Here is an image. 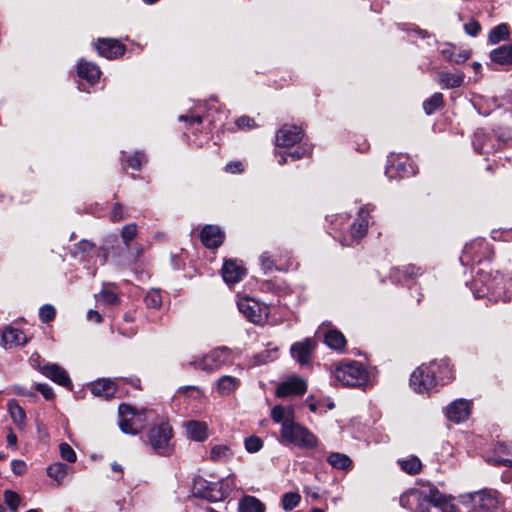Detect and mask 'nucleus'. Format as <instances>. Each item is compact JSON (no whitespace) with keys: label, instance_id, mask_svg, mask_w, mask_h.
Instances as JSON below:
<instances>
[{"label":"nucleus","instance_id":"f257e3e1","mask_svg":"<svg viewBox=\"0 0 512 512\" xmlns=\"http://www.w3.org/2000/svg\"><path fill=\"white\" fill-rule=\"evenodd\" d=\"M472 291L475 298L488 297L490 300L506 302L512 298V279H505L499 272L492 275L480 271L472 282Z\"/></svg>","mask_w":512,"mask_h":512},{"label":"nucleus","instance_id":"f03ea898","mask_svg":"<svg viewBox=\"0 0 512 512\" xmlns=\"http://www.w3.org/2000/svg\"><path fill=\"white\" fill-rule=\"evenodd\" d=\"M335 385L362 387L369 381V373L364 365L357 361H342L333 370Z\"/></svg>","mask_w":512,"mask_h":512},{"label":"nucleus","instance_id":"7ed1b4c3","mask_svg":"<svg viewBox=\"0 0 512 512\" xmlns=\"http://www.w3.org/2000/svg\"><path fill=\"white\" fill-rule=\"evenodd\" d=\"M280 442L302 449H313L318 445L317 437L308 428L294 420L286 421L281 426Z\"/></svg>","mask_w":512,"mask_h":512},{"label":"nucleus","instance_id":"20e7f679","mask_svg":"<svg viewBox=\"0 0 512 512\" xmlns=\"http://www.w3.org/2000/svg\"><path fill=\"white\" fill-rule=\"evenodd\" d=\"M173 431L169 423L161 419L154 423L147 432L148 444L160 456H169L173 452Z\"/></svg>","mask_w":512,"mask_h":512},{"label":"nucleus","instance_id":"39448f33","mask_svg":"<svg viewBox=\"0 0 512 512\" xmlns=\"http://www.w3.org/2000/svg\"><path fill=\"white\" fill-rule=\"evenodd\" d=\"M417 512H459L456 505L434 487L418 493Z\"/></svg>","mask_w":512,"mask_h":512},{"label":"nucleus","instance_id":"423d86ee","mask_svg":"<svg viewBox=\"0 0 512 512\" xmlns=\"http://www.w3.org/2000/svg\"><path fill=\"white\" fill-rule=\"evenodd\" d=\"M119 427L126 434H137L145 426L146 422L153 418L150 410L136 411L132 406L121 404L118 409Z\"/></svg>","mask_w":512,"mask_h":512},{"label":"nucleus","instance_id":"0eeeda50","mask_svg":"<svg viewBox=\"0 0 512 512\" xmlns=\"http://www.w3.org/2000/svg\"><path fill=\"white\" fill-rule=\"evenodd\" d=\"M191 493L194 497L216 502L227 497L228 489L224 488L222 482H209L202 477H197L193 479Z\"/></svg>","mask_w":512,"mask_h":512},{"label":"nucleus","instance_id":"6e6552de","mask_svg":"<svg viewBox=\"0 0 512 512\" xmlns=\"http://www.w3.org/2000/svg\"><path fill=\"white\" fill-rule=\"evenodd\" d=\"M437 361H431L428 365H421L413 371L410 377L411 387L418 393L429 392L437 384Z\"/></svg>","mask_w":512,"mask_h":512},{"label":"nucleus","instance_id":"1a4fd4ad","mask_svg":"<svg viewBox=\"0 0 512 512\" xmlns=\"http://www.w3.org/2000/svg\"><path fill=\"white\" fill-rule=\"evenodd\" d=\"M238 310L254 324H263L267 321L269 307L253 298L243 297L237 301Z\"/></svg>","mask_w":512,"mask_h":512},{"label":"nucleus","instance_id":"9d476101","mask_svg":"<svg viewBox=\"0 0 512 512\" xmlns=\"http://www.w3.org/2000/svg\"><path fill=\"white\" fill-rule=\"evenodd\" d=\"M230 350L227 347H218L205 356L190 362L194 368L211 372L218 370L230 360Z\"/></svg>","mask_w":512,"mask_h":512},{"label":"nucleus","instance_id":"9b49d317","mask_svg":"<svg viewBox=\"0 0 512 512\" xmlns=\"http://www.w3.org/2000/svg\"><path fill=\"white\" fill-rule=\"evenodd\" d=\"M491 256L492 251L488 243L483 239H476L465 245L460 260L463 265H468L470 262L481 263L483 260L490 259Z\"/></svg>","mask_w":512,"mask_h":512},{"label":"nucleus","instance_id":"f8f14e48","mask_svg":"<svg viewBox=\"0 0 512 512\" xmlns=\"http://www.w3.org/2000/svg\"><path fill=\"white\" fill-rule=\"evenodd\" d=\"M473 512H495L499 504V494L493 490H481L469 494Z\"/></svg>","mask_w":512,"mask_h":512},{"label":"nucleus","instance_id":"ddd939ff","mask_svg":"<svg viewBox=\"0 0 512 512\" xmlns=\"http://www.w3.org/2000/svg\"><path fill=\"white\" fill-rule=\"evenodd\" d=\"M417 172L416 166L409 162L406 156L391 155L388 157V164L385 169V174L389 178L413 176Z\"/></svg>","mask_w":512,"mask_h":512},{"label":"nucleus","instance_id":"4468645a","mask_svg":"<svg viewBox=\"0 0 512 512\" xmlns=\"http://www.w3.org/2000/svg\"><path fill=\"white\" fill-rule=\"evenodd\" d=\"M369 218H370V207L369 205L362 207L359 212L358 216L353 222V224L350 226V240L343 239L342 245L344 246H351L354 243H358L360 239H362L368 230L369 226Z\"/></svg>","mask_w":512,"mask_h":512},{"label":"nucleus","instance_id":"2eb2a0df","mask_svg":"<svg viewBox=\"0 0 512 512\" xmlns=\"http://www.w3.org/2000/svg\"><path fill=\"white\" fill-rule=\"evenodd\" d=\"M123 379H99L90 384V391L96 397L109 399L112 397H121L120 386L124 384Z\"/></svg>","mask_w":512,"mask_h":512},{"label":"nucleus","instance_id":"dca6fc26","mask_svg":"<svg viewBox=\"0 0 512 512\" xmlns=\"http://www.w3.org/2000/svg\"><path fill=\"white\" fill-rule=\"evenodd\" d=\"M302 129L296 125L285 124L276 133L277 147L290 148L302 140Z\"/></svg>","mask_w":512,"mask_h":512},{"label":"nucleus","instance_id":"f3484780","mask_svg":"<svg viewBox=\"0 0 512 512\" xmlns=\"http://www.w3.org/2000/svg\"><path fill=\"white\" fill-rule=\"evenodd\" d=\"M307 390V383L305 379L292 376L286 381H283L276 389V396L287 397L292 395H303Z\"/></svg>","mask_w":512,"mask_h":512},{"label":"nucleus","instance_id":"a211bd4d","mask_svg":"<svg viewBox=\"0 0 512 512\" xmlns=\"http://www.w3.org/2000/svg\"><path fill=\"white\" fill-rule=\"evenodd\" d=\"M471 411V402L466 399H457L446 407V417L455 423L465 421Z\"/></svg>","mask_w":512,"mask_h":512},{"label":"nucleus","instance_id":"6ab92c4d","mask_svg":"<svg viewBox=\"0 0 512 512\" xmlns=\"http://www.w3.org/2000/svg\"><path fill=\"white\" fill-rule=\"evenodd\" d=\"M47 378L67 389H72V382L67 372L57 364H46L38 368Z\"/></svg>","mask_w":512,"mask_h":512},{"label":"nucleus","instance_id":"aec40b11","mask_svg":"<svg viewBox=\"0 0 512 512\" xmlns=\"http://www.w3.org/2000/svg\"><path fill=\"white\" fill-rule=\"evenodd\" d=\"M314 348L315 342L311 338H305L303 341L294 343L290 352L300 365H307L311 361Z\"/></svg>","mask_w":512,"mask_h":512},{"label":"nucleus","instance_id":"412c9836","mask_svg":"<svg viewBox=\"0 0 512 512\" xmlns=\"http://www.w3.org/2000/svg\"><path fill=\"white\" fill-rule=\"evenodd\" d=\"M28 339L24 332L12 326H6L1 334V346L4 349H12L23 346L27 343Z\"/></svg>","mask_w":512,"mask_h":512},{"label":"nucleus","instance_id":"4be33fe9","mask_svg":"<svg viewBox=\"0 0 512 512\" xmlns=\"http://www.w3.org/2000/svg\"><path fill=\"white\" fill-rule=\"evenodd\" d=\"M95 47L98 53L107 59L117 58L125 52V46L120 41L111 38L99 39Z\"/></svg>","mask_w":512,"mask_h":512},{"label":"nucleus","instance_id":"5701e85b","mask_svg":"<svg viewBox=\"0 0 512 512\" xmlns=\"http://www.w3.org/2000/svg\"><path fill=\"white\" fill-rule=\"evenodd\" d=\"M246 269L236 260H227L222 267L223 280L228 285H233L245 276Z\"/></svg>","mask_w":512,"mask_h":512},{"label":"nucleus","instance_id":"b1692460","mask_svg":"<svg viewBox=\"0 0 512 512\" xmlns=\"http://www.w3.org/2000/svg\"><path fill=\"white\" fill-rule=\"evenodd\" d=\"M202 243L210 249L219 247L224 241V233L218 227L214 225H206L201 231Z\"/></svg>","mask_w":512,"mask_h":512},{"label":"nucleus","instance_id":"393cba45","mask_svg":"<svg viewBox=\"0 0 512 512\" xmlns=\"http://www.w3.org/2000/svg\"><path fill=\"white\" fill-rule=\"evenodd\" d=\"M184 427L189 439L196 442H204L208 436V425L206 422L198 420H189L185 422Z\"/></svg>","mask_w":512,"mask_h":512},{"label":"nucleus","instance_id":"a878e982","mask_svg":"<svg viewBox=\"0 0 512 512\" xmlns=\"http://www.w3.org/2000/svg\"><path fill=\"white\" fill-rule=\"evenodd\" d=\"M439 53L443 56V58L454 64H462L466 62L471 57L470 50H460L456 52V47L450 43L444 44L440 49Z\"/></svg>","mask_w":512,"mask_h":512},{"label":"nucleus","instance_id":"bb28decb","mask_svg":"<svg viewBox=\"0 0 512 512\" xmlns=\"http://www.w3.org/2000/svg\"><path fill=\"white\" fill-rule=\"evenodd\" d=\"M77 74L90 84H95L101 75L100 68L93 62L80 59L77 66Z\"/></svg>","mask_w":512,"mask_h":512},{"label":"nucleus","instance_id":"cd10ccee","mask_svg":"<svg viewBox=\"0 0 512 512\" xmlns=\"http://www.w3.org/2000/svg\"><path fill=\"white\" fill-rule=\"evenodd\" d=\"M490 60L492 63L500 66L512 65V44L502 45L490 52Z\"/></svg>","mask_w":512,"mask_h":512},{"label":"nucleus","instance_id":"c85d7f7f","mask_svg":"<svg viewBox=\"0 0 512 512\" xmlns=\"http://www.w3.org/2000/svg\"><path fill=\"white\" fill-rule=\"evenodd\" d=\"M465 75L462 72L450 73L442 71L438 73L437 82L444 89H453L461 87L464 83Z\"/></svg>","mask_w":512,"mask_h":512},{"label":"nucleus","instance_id":"c756f323","mask_svg":"<svg viewBox=\"0 0 512 512\" xmlns=\"http://www.w3.org/2000/svg\"><path fill=\"white\" fill-rule=\"evenodd\" d=\"M240 386V380L230 375L221 376L216 382V391L220 396H229Z\"/></svg>","mask_w":512,"mask_h":512},{"label":"nucleus","instance_id":"7c9ffc66","mask_svg":"<svg viewBox=\"0 0 512 512\" xmlns=\"http://www.w3.org/2000/svg\"><path fill=\"white\" fill-rule=\"evenodd\" d=\"M7 407L13 423L18 429L23 430L26 426V413L24 409L14 399L8 401Z\"/></svg>","mask_w":512,"mask_h":512},{"label":"nucleus","instance_id":"2f4dec72","mask_svg":"<svg viewBox=\"0 0 512 512\" xmlns=\"http://www.w3.org/2000/svg\"><path fill=\"white\" fill-rule=\"evenodd\" d=\"M325 344L336 351H342L346 346L344 335L337 329H329L324 333Z\"/></svg>","mask_w":512,"mask_h":512},{"label":"nucleus","instance_id":"473e14b6","mask_svg":"<svg viewBox=\"0 0 512 512\" xmlns=\"http://www.w3.org/2000/svg\"><path fill=\"white\" fill-rule=\"evenodd\" d=\"M239 512H265L266 507L258 498L246 495L239 500Z\"/></svg>","mask_w":512,"mask_h":512},{"label":"nucleus","instance_id":"72a5a7b5","mask_svg":"<svg viewBox=\"0 0 512 512\" xmlns=\"http://www.w3.org/2000/svg\"><path fill=\"white\" fill-rule=\"evenodd\" d=\"M421 274L422 272L420 267L410 264L405 266L403 269L393 268L390 273V278L392 281L400 282L402 278L408 280Z\"/></svg>","mask_w":512,"mask_h":512},{"label":"nucleus","instance_id":"f704fd0d","mask_svg":"<svg viewBox=\"0 0 512 512\" xmlns=\"http://www.w3.org/2000/svg\"><path fill=\"white\" fill-rule=\"evenodd\" d=\"M232 448L227 444L214 445L210 450L209 458L213 462H227L233 457Z\"/></svg>","mask_w":512,"mask_h":512},{"label":"nucleus","instance_id":"c9c22d12","mask_svg":"<svg viewBox=\"0 0 512 512\" xmlns=\"http://www.w3.org/2000/svg\"><path fill=\"white\" fill-rule=\"evenodd\" d=\"M437 384L445 385L453 380V369L448 359L437 361Z\"/></svg>","mask_w":512,"mask_h":512},{"label":"nucleus","instance_id":"e433bc0d","mask_svg":"<svg viewBox=\"0 0 512 512\" xmlns=\"http://www.w3.org/2000/svg\"><path fill=\"white\" fill-rule=\"evenodd\" d=\"M295 413L293 407H284L282 405H276L271 410V418L274 422L280 423L281 426L286 421L294 420Z\"/></svg>","mask_w":512,"mask_h":512},{"label":"nucleus","instance_id":"4c0bfd02","mask_svg":"<svg viewBox=\"0 0 512 512\" xmlns=\"http://www.w3.org/2000/svg\"><path fill=\"white\" fill-rule=\"evenodd\" d=\"M327 462L335 469L348 470L352 466V460L346 454L332 452L327 457Z\"/></svg>","mask_w":512,"mask_h":512},{"label":"nucleus","instance_id":"58836bf2","mask_svg":"<svg viewBox=\"0 0 512 512\" xmlns=\"http://www.w3.org/2000/svg\"><path fill=\"white\" fill-rule=\"evenodd\" d=\"M312 148L306 144L298 146L293 152L278 153L279 165H284L287 162V158L290 157L292 160H299L306 155L311 153Z\"/></svg>","mask_w":512,"mask_h":512},{"label":"nucleus","instance_id":"ea45409f","mask_svg":"<svg viewBox=\"0 0 512 512\" xmlns=\"http://www.w3.org/2000/svg\"><path fill=\"white\" fill-rule=\"evenodd\" d=\"M510 35L509 26L505 23L493 27L488 34V41L495 45L501 41L507 40Z\"/></svg>","mask_w":512,"mask_h":512},{"label":"nucleus","instance_id":"a19ab883","mask_svg":"<svg viewBox=\"0 0 512 512\" xmlns=\"http://www.w3.org/2000/svg\"><path fill=\"white\" fill-rule=\"evenodd\" d=\"M400 468L410 475L418 474L422 469V462L417 456H410L406 459H399Z\"/></svg>","mask_w":512,"mask_h":512},{"label":"nucleus","instance_id":"79ce46f5","mask_svg":"<svg viewBox=\"0 0 512 512\" xmlns=\"http://www.w3.org/2000/svg\"><path fill=\"white\" fill-rule=\"evenodd\" d=\"M443 104V94L434 93L430 98L423 102V109L427 115L434 113Z\"/></svg>","mask_w":512,"mask_h":512},{"label":"nucleus","instance_id":"37998d69","mask_svg":"<svg viewBox=\"0 0 512 512\" xmlns=\"http://www.w3.org/2000/svg\"><path fill=\"white\" fill-rule=\"evenodd\" d=\"M68 466L63 463H54L47 468V475L56 480L57 482H62L67 474Z\"/></svg>","mask_w":512,"mask_h":512},{"label":"nucleus","instance_id":"c03bdc74","mask_svg":"<svg viewBox=\"0 0 512 512\" xmlns=\"http://www.w3.org/2000/svg\"><path fill=\"white\" fill-rule=\"evenodd\" d=\"M300 500H301V496L297 492L285 493L282 496V500H281L282 508L285 511H291L299 504Z\"/></svg>","mask_w":512,"mask_h":512},{"label":"nucleus","instance_id":"a18cd8bd","mask_svg":"<svg viewBox=\"0 0 512 512\" xmlns=\"http://www.w3.org/2000/svg\"><path fill=\"white\" fill-rule=\"evenodd\" d=\"M4 501L11 512H17L21 503V497L15 491L6 490L4 492Z\"/></svg>","mask_w":512,"mask_h":512},{"label":"nucleus","instance_id":"49530a36","mask_svg":"<svg viewBox=\"0 0 512 512\" xmlns=\"http://www.w3.org/2000/svg\"><path fill=\"white\" fill-rule=\"evenodd\" d=\"M137 235V225L135 223H130L125 225L121 230V238L123 243L127 249H129V245L131 241Z\"/></svg>","mask_w":512,"mask_h":512},{"label":"nucleus","instance_id":"de8ad7c7","mask_svg":"<svg viewBox=\"0 0 512 512\" xmlns=\"http://www.w3.org/2000/svg\"><path fill=\"white\" fill-rule=\"evenodd\" d=\"M95 252V246L92 242L88 240H81L79 243H77L73 250V255L75 257H78L80 255H90V253Z\"/></svg>","mask_w":512,"mask_h":512},{"label":"nucleus","instance_id":"09e8293b","mask_svg":"<svg viewBox=\"0 0 512 512\" xmlns=\"http://www.w3.org/2000/svg\"><path fill=\"white\" fill-rule=\"evenodd\" d=\"M145 303L149 308H159L162 304V297L159 290H150L145 297Z\"/></svg>","mask_w":512,"mask_h":512},{"label":"nucleus","instance_id":"8fccbe9b","mask_svg":"<svg viewBox=\"0 0 512 512\" xmlns=\"http://www.w3.org/2000/svg\"><path fill=\"white\" fill-rule=\"evenodd\" d=\"M263 447V441L258 436H250L245 440V449L249 453H256Z\"/></svg>","mask_w":512,"mask_h":512},{"label":"nucleus","instance_id":"3c124183","mask_svg":"<svg viewBox=\"0 0 512 512\" xmlns=\"http://www.w3.org/2000/svg\"><path fill=\"white\" fill-rule=\"evenodd\" d=\"M487 139L488 137L483 131H477L474 134L473 146L477 153L485 154L487 152L484 147V144Z\"/></svg>","mask_w":512,"mask_h":512},{"label":"nucleus","instance_id":"603ef678","mask_svg":"<svg viewBox=\"0 0 512 512\" xmlns=\"http://www.w3.org/2000/svg\"><path fill=\"white\" fill-rule=\"evenodd\" d=\"M56 310L50 304L43 305L39 310V318L43 323H48L55 318Z\"/></svg>","mask_w":512,"mask_h":512},{"label":"nucleus","instance_id":"864d4df0","mask_svg":"<svg viewBox=\"0 0 512 512\" xmlns=\"http://www.w3.org/2000/svg\"><path fill=\"white\" fill-rule=\"evenodd\" d=\"M147 158L143 152H135L127 160L128 166L135 170H140L142 165L146 163Z\"/></svg>","mask_w":512,"mask_h":512},{"label":"nucleus","instance_id":"5fc2aeb1","mask_svg":"<svg viewBox=\"0 0 512 512\" xmlns=\"http://www.w3.org/2000/svg\"><path fill=\"white\" fill-rule=\"evenodd\" d=\"M61 457L70 462L73 463L76 461V453L72 449V447L67 443H61L59 446Z\"/></svg>","mask_w":512,"mask_h":512},{"label":"nucleus","instance_id":"6e6d98bb","mask_svg":"<svg viewBox=\"0 0 512 512\" xmlns=\"http://www.w3.org/2000/svg\"><path fill=\"white\" fill-rule=\"evenodd\" d=\"M260 262H261V267L264 270V272H269V271L273 270L274 267L276 269H278L275 266V261L273 259V256L269 252H263L261 254Z\"/></svg>","mask_w":512,"mask_h":512},{"label":"nucleus","instance_id":"4d7b16f0","mask_svg":"<svg viewBox=\"0 0 512 512\" xmlns=\"http://www.w3.org/2000/svg\"><path fill=\"white\" fill-rule=\"evenodd\" d=\"M100 300L107 305H115L119 302L117 294L109 290L101 291Z\"/></svg>","mask_w":512,"mask_h":512},{"label":"nucleus","instance_id":"13d9d810","mask_svg":"<svg viewBox=\"0 0 512 512\" xmlns=\"http://www.w3.org/2000/svg\"><path fill=\"white\" fill-rule=\"evenodd\" d=\"M464 30L469 36L475 37L479 34L481 25L478 21L471 19L464 25Z\"/></svg>","mask_w":512,"mask_h":512},{"label":"nucleus","instance_id":"bf43d9fd","mask_svg":"<svg viewBox=\"0 0 512 512\" xmlns=\"http://www.w3.org/2000/svg\"><path fill=\"white\" fill-rule=\"evenodd\" d=\"M125 219L124 208L121 204L116 203L111 211L110 220L112 222H119Z\"/></svg>","mask_w":512,"mask_h":512},{"label":"nucleus","instance_id":"052dcab7","mask_svg":"<svg viewBox=\"0 0 512 512\" xmlns=\"http://www.w3.org/2000/svg\"><path fill=\"white\" fill-rule=\"evenodd\" d=\"M236 125L239 129H251L254 128L255 121L253 118H250L248 116H241L236 120Z\"/></svg>","mask_w":512,"mask_h":512},{"label":"nucleus","instance_id":"680f3d73","mask_svg":"<svg viewBox=\"0 0 512 512\" xmlns=\"http://www.w3.org/2000/svg\"><path fill=\"white\" fill-rule=\"evenodd\" d=\"M36 390L47 400H51L54 397L53 389L48 384L39 383L36 385Z\"/></svg>","mask_w":512,"mask_h":512},{"label":"nucleus","instance_id":"e2e57ef3","mask_svg":"<svg viewBox=\"0 0 512 512\" xmlns=\"http://www.w3.org/2000/svg\"><path fill=\"white\" fill-rule=\"evenodd\" d=\"M26 469V463L22 460H13L11 462V470L17 476L23 475L26 472Z\"/></svg>","mask_w":512,"mask_h":512},{"label":"nucleus","instance_id":"0e129e2a","mask_svg":"<svg viewBox=\"0 0 512 512\" xmlns=\"http://www.w3.org/2000/svg\"><path fill=\"white\" fill-rule=\"evenodd\" d=\"M225 170L229 173L236 174L243 172V164L240 161L229 162L225 166Z\"/></svg>","mask_w":512,"mask_h":512},{"label":"nucleus","instance_id":"69168bd1","mask_svg":"<svg viewBox=\"0 0 512 512\" xmlns=\"http://www.w3.org/2000/svg\"><path fill=\"white\" fill-rule=\"evenodd\" d=\"M179 120L180 121H184V122H187L189 123V125L193 126L194 124H201L202 123V117L199 116V115H192V116H188V115H181L179 117Z\"/></svg>","mask_w":512,"mask_h":512},{"label":"nucleus","instance_id":"338daca9","mask_svg":"<svg viewBox=\"0 0 512 512\" xmlns=\"http://www.w3.org/2000/svg\"><path fill=\"white\" fill-rule=\"evenodd\" d=\"M87 318L90 321H94L95 323L102 322V316L96 310H89L87 313Z\"/></svg>","mask_w":512,"mask_h":512},{"label":"nucleus","instance_id":"774afa93","mask_svg":"<svg viewBox=\"0 0 512 512\" xmlns=\"http://www.w3.org/2000/svg\"><path fill=\"white\" fill-rule=\"evenodd\" d=\"M7 443H8V446L13 447L14 449L17 448V435L13 431H10L8 433Z\"/></svg>","mask_w":512,"mask_h":512}]
</instances>
